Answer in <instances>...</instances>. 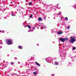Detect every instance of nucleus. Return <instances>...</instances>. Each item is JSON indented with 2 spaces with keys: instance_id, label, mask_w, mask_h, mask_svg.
<instances>
[{
  "instance_id": "f257e3e1",
  "label": "nucleus",
  "mask_w": 76,
  "mask_h": 76,
  "mask_svg": "<svg viewBox=\"0 0 76 76\" xmlns=\"http://www.w3.org/2000/svg\"><path fill=\"white\" fill-rule=\"evenodd\" d=\"M7 43V45H11V44H13V42L11 39H8L7 40H6Z\"/></svg>"
},
{
  "instance_id": "f03ea898",
  "label": "nucleus",
  "mask_w": 76,
  "mask_h": 76,
  "mask_svg": "<svg viewBox=\"0 0 76 76\" xmlns=\"http://www.w3.org/2000/svg\"><path fill=\"white\" fill-rule=\"evenodd\" d=\"M71 39H70L69 41V42L70 43H74V41H76V39H75V37H71Z\"/></svg>"
},
{
  "instance_id": "7ed1b4c3",
  "label": "nucleus",
  "mask_w": 76,
  "mask_h": 76,
  "mask_svg": "<svg viewBox=\"0 0 76 76\" xmlns=\"http://www.w3.org/2000/svg\"><path fill=\"white\" fill-rule=\"evenodd\" d=\"M66 39L67 40H68V39L66 38H61V39H60V41H61V42H64L65 41V40Z\"/></svg>"
},
{
  "instance_id": "20e7f679",
  "label": "nucleus",
  "mask_w": 76,
  "mask_h": 76,
  "mask_svg": "<svg viewBox=\"0 0 76 76\" xmlns=\"http://www.w3.org/2000/svg\"><path fill=\"white\" fill-rule=\"evenodd\" d=\"M58 35H60V34H63V32H61L60 31H59L58 32H57Z\"/></svg>"
},
{
  "instance_id": "39448f33",
  "label": "nucleus",
  "mask_w": 76,
  "mask_h": 76,
  "mask_svg": "<svg viewBox=\"0 0 76 76\" xmlns=\"http://www.w3.org/2000/svg\"><path fill=\"white\" fill-rule=\"evenodd\" d=\"M38 19V20L39 21H41V20H42V18H41V17H39Z\"/></svg>"
},
{
  "instance_id": "423d86ee",
  "label": "nucleus",
  "mask_w": 76,
  "mask_h": 76,
  "mask_svg": "<svg viewBox=\"0 0 76 76\" xmlns=\"http://www.w3.org/2000/svg\"><path fill=\"white\" fill-rule=\"evenodd\" d=\"M36 64H37V65L38 66H40V64H39L38 63V62H36Z\"/></svg>"
},
{
  "instance_id": "0eeeda50",
  "label": "nucleus",
  "mask_w": 76,
  "mask_h": 76,
  "mask_svg": "<svg viewBox=\"0 0 76 76\" xmlns=\"http://www.w3.org/2000/svg\"><path fill=\"white\" fill-rule=\"evenodd\" d=\"M27 26H28V28L29 29H31V26H30V25H27Z\"/></svg>"
},
{
  "instance_id": "6e6552de",
  "label": "nucleus",
  "mask_w": 76,
  "mask_h": 76,
  "mask_svg": "<svg viewBox=\"0 0 76 76\" xmlns=\"http://www.w3.org/2000/svg\"><path fill=\"white\" fill-rule=\"evenodd\" d=\"M18 48L20 49H22V48H23L22 47H21V46H18Z\"/></svg>"
},
{
  "instance_id": "1a4fd4ad",
  "label": "nucleus",
  "mask_w": 76,
  "mask_h": 76,
  "mask_svg": "<svg viewBox=\"0 0 76 76\" xmlns=\"http://www.w3.org/2000/svg\"><path fill=\"white\" fill-rule=\"evenodd\" d=\"M33 74L34 75H35V76L37 75V72H34L33 73Z\"/></svg>"
},
{
  "instance_id": "9d476101",
  "label": "nucleus",
  "mask_w": 76,
  "mask_h": 76,
  "mask_svg": "<svg viewBox=\"0 0 76 76\" xmlns=\"http://www.w3.org/2000/svg\"><path fill=\"white\" fill-rule=\"evenodd\" d=\"M72 49H73V50H76V47H73L72 48Z\"/></svg>"
},
{
  "instance_id": "9b49d317",
  "label": "nucleus",
  "mask_w": 76,
  "mask_h": 76,
  "mask_svg": "<svg viewBox=\"0 0 76 76\" xmlns=\"http://www.w3.org/2000/svg\"><path fill=\"white\" fill-rule=\"evenodd\" d=\"M55 65H58V63H56L55 64Z\"/></svg>"
},
{
  "instance_id": "f8f14e48",
  "label": "nucleus",
  "mask_w": 76,
  "mask_h": 76,
  "mask_svg": "<svg viewBox=\"0 0 76 76\" xmlns=\"http://www.w3.org/2000/svg\"><path fill=\"white\" fill-rule=\"evenodd\" d=\"M65 20H68V18H67V17H66L65 18Z\"/></svg>"
},
{
  "instance_id": "ddd939ff",
  "label": "nucleus",
  "mask_w": 76,
  "mask_h": 76,
  "mask_svg": "<svg viewBox=\"0 0 76 76\" xmlns=\"http://www.w3.org/2000/svg\"><path fill=\"white\" fill-rule=\"evenodd\" d=\"M29 4H30V5H31L32 4V2H30V3H29Z\"/></svg>"
},
{
  "instance_id": "4468645a",
  "label": "nucleus",
  "mask_w": 76,
  "mask_h": 76,
  "mask_svg": "<svg viewBox=\"0 0 76 76\" xmlns=\"http://www.w3.org/2000/svg\"><path fill=\"white\" fill-rule=\"evenodd\" d=\"M69 28H70V27L69 26H68L67 27L68 29H69Z\"/></svg>"
},
{
  "instance_id": "2eb2a0df",
  "label": "nucleus",
  "mask_w": 76,
  "mask_h": 76,
  "mask_svg": "<svg viewBox=\"0 0 76 76\" xmlns=\"http://www.w3.org/2000/svg\"><path fill=\"white\" fill-rule=\"evenodd\" d=\"M32 15H31V16H30V18H32Z\"/></svg>"
},
{
  "instance_id": "dca6fc26",
  "label": "nucleus",
  "mask_w": 76,
  "mask_h": 76,
  "mask_svg": "<svg viewBox=\"0 0 76 76\" xmlns=\"http://www.w3.org/2000/svg\"><path fill=\"white\" fill-rule=\"evenodd\" d=\"M54 76V74H52V75H51V76Z\"/></svg>"
},
{
  "instance_id": "f3484780",
  "label": "nucleus",
  "mask_w": 76,
  "mask_h": 76,
  "mask_svg": "<svg viewBox=\"0 0 76 76\" xmlns=\"http://www.w3.org/2000/svg\"><path fill=\"white\" fill-rule=\"evenodd\" d=\"M13 15H14V14H12V16H13Z\"/></svg>"
},
{
  "instance_id": "a211bd4d",
  "label": "nucleus",
  "mask_w": 76,
  "mask_h": 76,
  "mask_svg": "<svg viewBox=\"0 0 76 76\" xmlns=\"http://www.w3.org/2000/svg\"><path fill=\"white\" fill-rule=\"evenodd\" d=\"M11 64L12 65H13V62H11Z\"/></svg>"
},
{
  "instance_id": "6ab92c4d",
  "label": "nucleus",
  "mask_w": 76,
  "mask_h": 76,
  "mask_svg": "<svg viewBox=\"0 0 76 76\" xmlns=\"http://www.w3.org/2000/svg\"><path fill=\"white\" fill-rule=\"evenodd\" d=\"M2 32H3V33H4V31H2Z\"/></svg>"
},
{
  "instance_id": "aec40b11",
  "label": "nucleus",
  "mask_w": 76,
  "mask_h": 76,
  "mask_svg": "<svg viewBox=\"0 0 76 76\" xmlns=\"http://www.w3.org/2000/svg\"><path fill=\"white\" fill-rule=\"evenodd\" d=\"M12 75H15V74L14 73H12Z\"/></svg>"
},
{
  "instance_id": "412c9836",
  "label": "nucleus",
  "mask_w": 76,
  "mask_h": 76,
  "mask_svg": "<svg viewBox=\"0 0 76 76\" xmlns=\"http://www.w3.org/2000/svg\"><path fill=\"white\" fill-rule=\"evenodd\" d=\"M0 32H1V30H0Z\"/></svg>"
},
{
  "instance_id": "4be33fe9",
  "label": "nucleus",
  "mask_w": 76,
  "mask_h": 76,
  "mask_svg": "<svg viewBox=\"0 0 76 76\" xmlns=\"http://www.w3.org/2000/svg\"><path fill=\"white\" fill-rule=\"evenodd\" d=\"M38 45V44H37V45Z\"/></svg>"
},
{
  "instance_id": "5701e85b",
  "label": "nucleus",
  "mask_w": 76,
  "mask_h": 76,
  "mask_svg": "<svg viewBox=\"0 0 76 76\" xmlns=\"http://www.w3.org/2000/svg\"><path fill=\"white\" fill-rule=\"evenodd\" d=\"M60 14H61V13H60Z\"/></svg>"
}]
</instances>
